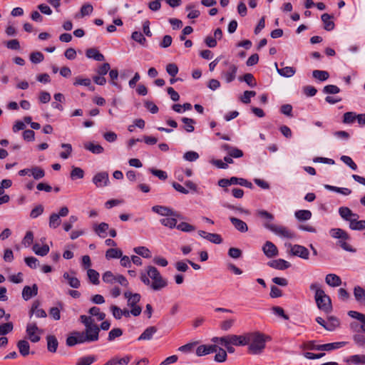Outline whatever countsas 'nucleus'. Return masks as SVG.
<instances>
[{
  "mask_svg": "<svg viewBox=\"0 0 365 365\" xmlns=\"http://www.w3.org/2000/svg\"><path fill=\"white\" fill-rule=\"evenodd\" d=\"M250 344L249 351L252 354H259L265 348V336L259 333L252 334L248 336Z\"/></svg>",
  "mask_w": 365,
  "mask_h": 365,
  "instance_id": "nucleus-1",
  "label": "nucleus"
},
{
  "mask_svg": "<svg viewBox=\"0 0 365 365\" xmlns=\"http://www.w3.org/2000/svg\"><path fill=\"white\" fill-rule=\"evenodd\" d=\"M148 275L153 280L150 287L155 291L160 290L167 286V281L161 276L159 271L153 266L146 267Z\"/></svg>",
  "mask_w": 365,
  "mask_h": 365,
  "instance_id": "nucleus-2",
  "label": "nucleus"
},
{
  "mask_svg": "<svg viewBox=\"0 0 365 365\" xmlns=\"http://www.w3.org/2000/svg\"><path fill=\"white\" fill-rule=\"evenodd\" d=\"M263 225L265 228L270 230L281 238L294 240L297 237L296 233L285 226L277 225L268 222L263 223Z\"/></svg>",
  "mask_w": 365,
  "mask_h": 365,
  "instance_id": "nucleus-3",
  "label": "nucleus"
},
{
  "mask_svg": "<svg viewBox=\"0 0 365 365\" xmlns=\"http://www.w3.org/2000/svg\"><path fill=\"white\" fill-rule=\"evenodd\" d=\"M124 297L127 299V304L130 307V314L135 317L139 316L142 312V308L137 305L141 298L140 294L127 291L124 292Z\"/></svg>",
  "mask_w": 365,
  "mask_h": 365,
  "instance_id": "nucleus-4",
  "label": "nucleus"
},
{
  "mask_svg": "<svg viewBox=\"0 0 365 365\" xmlns=\"http://www.w3.org/2000/svg\"><path fill=\"white\" fill-rule=\"evenodd\" d=\"M318 308L325 313H329L332 309L330 297L324 292L322 294L314 296Z\"/></svg>",
  "mask_w": 365,
  "mask_h": 365,
  "instance_id": "nucleus-5",
  "label": "nucleus"
},
{
  "mask_svg": "<svg viewBox=\"0 0 365 365\" xmlns=\"http://www.w3.org/2000/svg\"><path fill=\"white\" fill-rule=\"evenodd\" d=\"M285 246L290 248V254L293 256L299 257L303 259H308L309 252L308 249L300 245L285 244Z\"/></svg>",
  "mask_w": 365,
  "mask_h": 365,
  "instance_id": "nucleus-6",
  "label": "nucleus"
},
{
  "mask_svg": "<svg viewBox=\"0 0 365 365\" xmlns=\"http://www.w3.org/2000/svg\"><path fill=\"white\" fill-rule=\"evenodd\" d=\"M29 339L34 343H36L41 339L42 330L39 329L36 323H29L26 329Z\"/></svg>",
  "mask_w": 365,
  "mask_h": 365,
  "instance_id": "nucleus-7",
  "label": "nucleus"
},
{
  "mask_svg": "<svg viewBox=\"0 0 365 365\" xmlns=\"http://www.w3.org/2000/svg\"><path fill=\"white\" fill-rule=\"evenodd\" d=\"M88 342L86 336L83 331H74L66 339V345L73 346L77 344H83Z\"/></svg>",
  "mask_w": 365,
  "mask_h": 365,
  "instance_id": "nucleus-8",
  "label": "nucleus"
},
{
  "mask_svg": "<svg viewBox=\"0 0 365 365\" xmlns=\"http://www.w3.org/2000/svg\"><path fill=\"white\" fill-rule=\"evenodd\" d=\"M99 331L100 328L97 324H94L93 325L86 327L85 331H83V333L84 334V336H86L88 342H92L98 340Z\"/></svg>",
  "mask_w": 365,
  "mask_h": 365,
  "instance_id": "nucleus-9",
  "label": "nucleus"
},
{
  "mask_svg": "<svg viewBox=\"0 0 365 365\" xmlns=\"http://www.w3.org/2000/svg\"><path fill=\"white\" fill-rule=\"evenodd\" d=\"M40 302L36 300L33 302L31 308L29 311V317L31 318L34 315L36 318H46L47 317L46 312L43 309L39 308Z\"/></svg>",
  "mask_w": 365,
  "mask_h": 365,
  "instance_id": "nucleus-10",
  "label": "nucleus"
},
{
  "mask_svg": "<svg viewBox=\"0 0 365 365\" xmlns=\"http://www.w3.org/2000/svg\"><path fill=\"white\" fill-rule=\"evenodd\" d=\"M108 174L106 172L97 173L93 178V182L98 187L106 186L108 183Z\"/></svg>",
  "mask_w": 365,
  "mask_h": 365,
  "instance_id": "nucleus-11",
  "label": "nucleus"
},
{
  "mask_svg": "<svg viewBox=\"0 0 365 365\" xmlns=\"http://www.w3.org/2000/svg\"><path fill=\"white\" fill-rule=\"evenodd\" d=\"M198 235L210 242L220 244L222 242L221 236L215 233H209L202 230L198 231Z\"/></svg>",
  "mask_w": 365,
  "mask_h": 365,
  "instance_id": "nucleus-12",
  "label": "nucleus"
},
{
  "mask_svg": "<svg viewBox=\"0 0 365 365\" xmlns=\"http://www.w3.org/2000/svg\"><path fill=\"white\" fill-rule=\"evenodd\" d=\"M263 252L264 254L267 257H273L278 255V250L277 247L274 245V243L269 241H267L265 244L263 246Z\"/></svg>",
  "mask_w": 365,
  "mask_h": 365,
  "instance_id": "nucleus-13",
  "label": "nucleus"
},
{
  "mask_svg": "<svg viewBox=\"0 0 365 365\" xmlns=\"http://www.w3.org/2000/svg\"><path fill=\"white\" fill-rule=\"evenodd\" d=\"M38 294V287L36 284H33L31 287L29 286H25L22 290V297L24 300L27 301L31 297H35Z\"/></svg>",
  "mask_w": 365,
  "mask_h": 365,
  "instance_id": "nucleus-14",
  "label": "nucleus"
},
{
  "mask_svg": "<svg viewBox=\"0 0 365 365\" xmlns=\"http://www.w3.org/2000/svg\"><path fill=\"white\" fill-rule=\"evenodd\" d=\"M250 341L248 336L230 335V344L235 346H245Z\"/></svg>",
  "mask_w": 365,
  "mask_h": 365,
  "instance_id": "nucleus-15",
  "label": "nucleus"
},
{
  "mask_svg": "<svg viewBox=\"0 0 365 365\" xmlns=\"http://www.w3.org/2000/svg\"><path fill=\"white\" fill-rule=\"evenodd\" d=\"M217 345H200L197 348L196 354L199 356L208 354L210 353L217 352Z\"/></svg>",
  "mask_w": 365,
  "mask_h": 365,
  "instance_id": "nucleus-16",
  "label": "nucleus"
},
{
  "mask_svg": "<svg viewBox=\"0 0 365 365\" xmlns=\"http://www.w3.org/2000/svg\"><path fill=\"white\" fill-rule=\"evenodd\" d=\"M268 265L276 269L284 270L290 267L291 264L283 259H278L269 262Z\"/></svg>",
  "mask_w": 365,
  "mask_h": 365,
  "instance_id": "nucleus-17",
  "label": "nucleus"
},
{
  "mask_svg": "<svg viewBox=\"0 0 365 365\" xmlns=\"http://www.w3.org/2000/svg\"><path fill=\"white\" fill-rule=\"evenodd\" d=\"M331 237L338 240H349V235L341 228H332L329 231Z\"/></svg>",
  "mask_w": 365,
  "mask_h": 365,
  "instance_id": "nucleus-18",
  "label": "nucleus"
},
{
  "mask_svg": "<svg viewBox=\"0 0 365 365\" xmlns=\"http://www.w3.org/2000/svg\"><path fill=\"white\" fill-rule=\"evenodd\" d=\"M230 221L237 231L242 233L247 232L248 226L244 221L237 217H230Z\"/></svg>",
  "mask_w": 365,
  "mask_h": 365,
  "instance_id": "nucleus-19",
  "label": "nucleus"
},
{
  "mask_svg": "<svg viewBox=\"0 0 365 365\" xmlns=\"http://www.w3.org/2000/svg\"><path fill=\"white\" fill-rule=\"evenodd\" d=\"M152 209L155 212H156L160 215H163V216H166V217H169V216L178 217V215L177 213L174 212L171 209H170L169 207H167L156 205V206L153 207Z\"/></svg>",
  "mask_w": 365,
  "mask_h": 365,
  "instance_id": "nucleus-20",
  "label": "nucleus"
},
{
  "mask_svg": "<svg viewBox=\"0 0 365 365\" xmlns=\"http://www.w3.org/2000/svg\"><path fill=\"white\" fill-rule=\"evenodd\" d=\"M157 328L151 326L145 329V331L138 337V341H150L153 339V335L157 332Z\"/></svg>",
  "mask_w": 365,
  "mask_h": 365,
  "instance_id": "nucleus-21",
  "label": "nucleus"
},
{
  "mask_svg": "<svg viewBox=\"0 0 365 365\" xmlns=\"http://www.w3.org/2000/svg\"><path fill=\"white\" fill-rule=\"evenodd\" d=\"M321 19L324 24V29L326 31H330L334 29L335 24L332 20L333 16L326 13L322 15Z\"/></svg>",
  "mask_w": 365,
  "mask_h": 365,
  "instance_id": "nucleus-22",
  "label": "nucleus"
},
{
  "mask_svg": "<svg viewBox=\"0 0 365 365\" xmlns=\"http://www.w3.org/2000/svg\"><path fill=\"white\" fill-rule=\"evenodd\" d=\"M347 342L346 341H339V342H333V343H329V344H324L319 345V349L322 351H331L334 349H338L339 348H341L344 346L346 344Z\"/></svg>",
  "mask_w": 365,
  "mask_h": 365,
  "instance_id": "nucleus-23",
  "label": "nucleus"
},
{
  "mask_svg": "<svg viewBox=\"0 0 365 365\" xmlns=\"http://www.w3.org/2000/svg\"><path fill=\"white\" fill-rule=\"evenodd\" d=\"M326 283L332 287H339L341 284V278L335 274H328L325 277Z\"/></svg>",
  "mask_w": 365,
  "mask_h": 365,
  "instance_id": "nucleus-24",
  "label": "nucleus"
},
{
  "mask_svg": "<svg viewBox=\"0 0 365 365\" xmlns=\"http://www.w3.org/2000/svg\"><path fill=\"white\" fill-rule=\"evenodd\" d=\"M345 361L355 365H365V354H354L348 357Z\"/></svg>",
  "mask_w": 365,
  "mask_h": 365,
  "instance_id": "nucleus-25",
  "label": "nucleus"
},
{
  "mask_svg": "<svg viewBox=\"0 0 365 365\" xmlns=\"http://www.w3.org/2000/svg\"><path fill=\"white\" fill-rule=\"evenodd\" d=\"M83 147L86 150L91 151L93 154H101L104 151L103 148L101 145L93 142L85 143Z\"/></svg>",
  "mask_w": 365,
  "mask_h": 365,
  "instance_id": "nucleus-26",
  "label": "nucleus"
},
{
  "mask_svg": "<svg viewBox=\"0 0 365 365\" xmlns=\"http://www.w3.org/2000/svg\"><path fill=\"white\" fill-rule=\"evenodd\" d=\"M354 295L356 302L361 304H365V289L360 286L354 288Z\"/></svg>",
  "mask_w": 365,
  "mask_h": 365,
  "instance_id": "nucleus-27",
  "label": "nucleus"
},
{
  "mask_svg": "<svg viewBox=\"0 0 365 365\" xmlns=\"http://www.w3.org/2000/svg\"><path fill=\"white\" fill-rule=\"evenodd\" d=\"M16 345L21 356H26L29 354L30 345L28 341L25 339L19 340Z\"/></svg>",
  "mask_w": 365,
  "mask_h": 365,
  "instance_id": "nucleus-28",
  "label": "nucleus"
},
{
  "mask_svg": "<svg viewBox=\"0 0 365 365\" xmlns=\"http://www.w3.org/2000/svg\"><path fill=\"white\" fill-rule=\"evenodd\" d=\"M239 185L245 187L252 188V184L245 178L231 177L230 178V185Z\"/></svg>",
  "mask_w": 365,
  "mask_h": 365,
  "instance_id": "nucleus-29",
  "label": "nucleus"
},
{
  "mask_svg": "<svg viewBox=\"0 0 365 365\" xmlns=\"http://www.w3.org/2000/svg\"><path fill=\"white\" fill-rule=\"evenodd\" d=\"M47 349L51 353H55L57 350L58 342L56 337L53 335H48L46 337Z\"/></svg>",
  "mask_w": 365,
  "mask_h": 365,
  "instance_id": "nucleus-30",
  "label": "nucleus"
},
{
  "mask_svg": "<svg viewBox=\"0 0 365 365\" xmlns=\"http://www.w3.org/2000/svg\"><path fill=\"white\" fill-rule=\"evenodd\" d=\"M86 55L89 58H93L97 61H104V56L96 48H88L86 50Z\"/></svg>",
  "mask_w": 365,
  "mask_h": 365,
  "instance_id": "nucleus-31",
  "label": "nucleus"
},
{
  "mask_svg": "<svg viewBox=\"0 0 365 365\" xmlns=\"http://www.w3.org/2000/svg\"><path fill=\"white\" fill-rule=\"evenodd\" d=\"M348 315L353 318L359 320L361 324V330L365 332V314L358 312L356 311H349Z\"/></svg>",
  "mask_w": 365,
  "mask_h": 365,
  "instance_id": "nucleus-32",
  "label": "nucleus"
},
{
  "mask_svg": "<svg viewBox=\"0 0 365 365\" xmlns=\"http://www.w3.org/2000/svg\"><path fill=\"white\" fill-rule=\"evenodd\" d=\"M277 73L283 77L289 78L295 74L296 69L292 66H286L282 68H277Z\"/></svg>",
  "mask_w": 365,
  "mask_h": 365,
  "instance_id": "nucleus-33",
  "label": "nucleus"
},
{
  "mask_svg": "<svg viewBox=\"0 0 365 365\" xmlns=\"http://www.w3.org/2000/svg\"><path fill=\"white\" fill-rule=\"evenodd\" d=\"M63 278L67 280L68 284L73 288H78L80 287V281L74 276H71L68 272H65L63 275Z\"/></svg>",
  "mask_w": 365,
  "mask_h": 365,
  "instance_id": "nucleus-34",
  "label": "nucleus"
},
{
  "mask_svg": "<svg viewBox=\"0 0 365 365\" xmlns=\"http://www.w3.org/2000/svg\"><path fill=\"white\" fill-rule=\"evenodd\" d=\"M295 217L300 220H308L312 217V212L308 210H299L295 212Z\"/></svg>",
  "mask_w": 365,
  "mask_h": 365,
  "instance_id": "nucleus-35",
  "label": "nucleus"
},
{
  "mask_svg": "<svg viewBox=\"0 0 365 365\" xmlns=\"http://www.w3.org/2000/svg\"><path fill=\"white\" fill-rule=\"evenodd\" d=\"M339 326V321L334 317H329L328 321L326 323L325 329L329 331H334L336 327Z\"/></svg>",
  "mask_w": 365,
  "mask_h": 365,
  "instance_id": "nucleus-36",
  "label": "nucleus"
},
{
  "mask_svg": "<svg viewBox=\"0 0 365 365\" xmlns=\"http://www.w3.org/2000/svg\"><path fill=\"white\" fill-rule=\"evenodd\" d=\"M33 251L37 255L45 256L49 252V247L47 245H44L42 247H41L38 244H35L33 246Z\"/></svg>",
  "mask_w": 365,
  "mask_h": 365,
  "instance_id": "nucleus-37",
  "label": "nucleus"
},
{
  "mask_svg": "<svg viewBox=\"0 0 365 365\" xmlns=\"http://www.w3.org/2000/svg\"><path fill=\"white\" fill-rule=\"evenodd\" d=\"M339 214L345 221L349 220V217H356V213H354L348 207H340L339 208Z\"/></svg>",
  "mask_w": 365,
  "mask_h": 365,
  "instance_id": "nucleus-38",
  "label": "nucleus"
},
{
  "mask_svg": "<svg viewBox=\"0 0 365 365\" xmlns=\"http://www.w3.org/2000/svg\"><path fill=\"white\" fill-rule=\"evenodd\" d=\"M244 153L242 150L230 146V164L233 163L232 158H239L242 157Z\"/></svg>",
  "mask_w": 365,
  "mask_h": 365,
  "instance_id": "nucleus-39",
  "label": "nucleus"
},
{
  "mask_svg": "<svg viewBox=\"0 0 365 365\" xmlns=\"http://www.w3.org/2000/svg\"><path fill=\"white\" fill-rule=\"evenodd\" d=\"M109 228L108 224L106 222H101L98 225H93V230L100 237H104L105 236L103 235V233H106L107 230Z\"/></svg>",
  "mask_w": 365,
  "mask_h": 365,
  "instance_id": "nucleus-40",
  "label": "nucleus"
},
{
  "mask_svg": "<svg viewBox=\"0 0 365 365\" xmlns=\"http://www.w3.org/2000/svg\"><path fill=\"white\" fill-rule=\"evenodd\" d=\"M353 341L356 346L365 349V336L359 333L353 335Z\"/></svg>",
  "mask_w": 365,
  "mask_h": 365,
  "instance_id": "nucleus-41",
  "label": "nucleus"
},
{
  "mask_svg": "<svg viewBox=\"0 0 365 365\" xmlns=\"http://www.w3.org/2000/svg\"><path fill=\"white\" fill-rule=\"evenodd\" d=\"M123 255V252L120 250L110 248L108 249L106 252V257L108 259L113 258H120Z\"/></svg>",
  "mask_w": 365,
  "mask_h": 365,
  "instance_id": "nucleus-42",
  "label": "nucleus"
},
{
  "mask_svg": "<svg viewBox=\"0 0 365 365\" xmlns=\"http://www.w3.org/2000/svg\"><path fill=\"white\" fill-rule=\"evenodd\" d=\"M312 76L314 78L320 81H324L327 80L329 77V74L327 71L321 70L313 71Z\"/></svg>",
  "mask_w": 365,
  "mask_h": 365,
  "instance_id": "nucleus-43",
  "label": "nucleus"
},
{
  "mask_svg": "<svg viewBox=\"0 0 365 365\" xmlns=\"http://www.w3.org/2000/svg\"><path fill=\"white\" fill-rule=\"evenodd\" d=\"M239 81H245L248 86L253 88L255 87L257 83L255 81L254 76L252 73H246L243 76L239 77Z\"/></svg>",
  "mask_w": 365,
  "mask_h": 365,
  "instance_id": "nucleus-44",
  "label": "nucleus"
},
{
  "mask_svg": "<svg viewBox=\"0 0 365 365\" xmlns=\"http://www.w3.org/2000/svg\"><path fill=\"white\" fill-rule=\"evenodd\" d=\"M349 228L352 230H365V220H352L349 224Z\"/></svg>",
  "mask_w": 365,
  "mask_h": 365,
  "instance_id": "nucleus-45",
  "label": "nucleus"
},
{
  "mask_svg": "<svg viewBox=\"0 0 365 365\" xmlns=\"http://www.w3.org/2000/svg\"><path fill=\"white\" fill-rule=\"evenodd\" d=\"M182 122L185 124L183 128L188 133H192L195 130L194 124L195 121L192 118H182Z\"/></svg>",
  "mask_w": 365,
  "mask_h": 365,
  "instance_id": "nucleus-46",
  "label": "nucleus"
},
{
  "mask_svg": "<svg viewBox=\"0 0 365 365\" xmlns=\"http://www.w3.org/2000/svg\"><path fill=\"white\" fill-rule=\"evenodd\" d=\"M257 215L264 220V222L271 223V222L274 220V216L272 214L268 212L266 210H260L257 211Z\"/></svg>",
  "mask_w": 365,
  "mask_h": 365,
  "instance_id": "nucleus-47",
  "label": "nucleus"
},
{
  "mask_svg": "<svg viewBox=\"0 0 365 365\" xmlns=\"http://www.w3.org/2000/svg\"><path fill=\"white\" fill-rule=\"evenodd\" d=\"M134 252L145 258H150V251L145 247H137L134 248Z\"/></svg>",
  "mask_w": 365,
  "mask_h": 365,
  "instance_id": "nucleus-48",
  "label": "nucleus"
},
{
  "mask_svg": "<svg viewBox=\"0 0 365 365\" xmlns=\"http://www.w3.org/2000/svg\"><path fill=\"white\" fill-rule=\"evenodd\" d=\"M102 279L106 283L114 284L116 282L117 275H114L110 271H107L103 274Z\"/></svg>",
  "mask_w": 365,
  "mask_h": 365,
  "instance_id": "nucleus-49",
  "label": "nucleus"
},
{
  "mask_svg": "<svg viewBox=\"0 0 365 365\" xmlns=\"http://www.w3.org/2000/svg\"><path fill=\"white\" fill-rule=\"evenodd\" d=\"M88 277L93 284H99V274L93 269H88L87 271Z\"/></svg>",
  "mask_w": 365,
  "mask_h": 365,
  "instance_id": "nucleus-50",
  "label": "nucleus"
},
{
  "mask_svg": "<svg viewBox=\"0 0 365 365\" xmlns=\"http://www.w3.org/2000/svg\"><path fill=\"white\" fill-rule=\"evenodd\" d=\"M61 220L59 215L56 213H52L49 217V226L52 228H56L61 225Z\"/></svg>",
  "mask_w": 365,
  "mask_h": 365,
  "instance_id": "nucleus-51",
  "label": "nucleus"
},
{
  "mask_svg": "<svg viewBox=\"0 0 365 365\" xmlns=\"http://www.w3.org/2000/svg\"><path fill=\"white\" fill-rule=\"evenodd\" d=\"M88 313L92 316H96L99 321L103 320L106 318V314L101 312L100 309L96 307L90 308Z\"/></svg>",
  "mask_w": 365,
  "mask_h": 365,
  "instance_id": "nucleus-52",
  "label": "nucleus"
},
{
  "mask_svg": "<svg viewBox=\"0 0 365 365\" xmlns=\"http://www.w3.org/2000/svg\"><path fill=\"white\" fill-rule=\"evenodd\" d=\"M75 86H84L90 88L91 91L94 90V87L91 86V82L89 78H81L79 77L76 78L75 82L73 83Z\"/></svg>",
  "mask_w": 365,
  "mask_h": 365,
  "instance_id": "nucleus-53",
  "label": "nucleus"
},
{
  "mask_svg": "<svg viewBox=\"0 0 365 365\" xmlns=\"http://www.w3.org/2000/svg\"><path fill=\"white\" fill-rule=\"evenodd\" d=\"M14 329L12 322H6L0 325V336H4L11 332Z\"/></svg>",
  "mask_w": 365,
  "mask_h": 365,
  "instance_id": "nucleus-54",
  "label": "nucleus"
},
{
  "mask_svg": "<svg viewBox=\"0 0 365 365\" xmlns=\"http://www.w3.org/2000/svg\"><path fill=\"white\" fill-rule=\"evenodd\" d=\"M160 223L170 228L177 227V220L175 217L163 218L160 220Z\"/></svg>",
  "mask_w": 365,
  "mask_h": 365,
  "instance_id": "nucleus-55",
  "label": "nucleus"
},
{
  "mask_svg": "<svg viewBox=\"0 0 365 365\" xmlns=\"http://www.w3.org/2000/svg\"><path fill=\"white\" fill-rule=\"evenodd\" d=\"M44 59V56L40 51L33 52L30 54V60L34 63H39Z\"/></svg>",
  "mask_w": 365,
  "mask_h": 365,
  "instance_id": "nucleus-56",
  "label": "nucleus"
},
{
  "mask_svg": "<svg viewBox=\"0 0 365 365\" xmlns=\"http://www.w3.org/2000/svg\"><path fill=\"white\" fill-rule=\"evenodd\" d=\"M96 360V359L94 356L81 357L78 360L76 365H91Z\"/></svg>",
  "mask_w": 365,
  "mask_h": 365,
  "instance_id": "nucleus-57",
  "label": "nucleus"
},
{
  "mask_svg": "<svg viewBox=\"0 0 365 365\" xmlns=\"http://www.w3.org/2000/svg\"><path fill=\"white\" fill-rule=\"evenodd\" d=\"M31 175L36 180H39L44 177L45 172L44 170L39 167H34L31 170Z\"/></svg>",
  "mask_w": 365,
  "mask_h": 365,
  "instance_id": "nucleus-58",
  "label": "nucleus"
},
{
  "mask_svg": "<svg viewBox=\"0 0 365 365\" xmlns=\"http://www.w3.org/2000/svg\"><path fill=\"white\" fill-rule=\"evenodd\" d=\"M340 159L344 164L348 165L351 170H356L357 169L356 164L353 161V160L349 156L342 155L340 158Z\"/></svg>",
  "mask_w": 365,
  "mask_h": 365,
  "instance_id": "nucleus-59",
  "label": "nucleus"
},
{
  "mask_svg": "<svg viewBox=\"0 0 365 365\" xmlns=\"http://www.w3.org/2000/svg\"><path fill=\"white\" fill-rule=\"evenodd\" d=\"M256 92L254 91H246L240 97V100L243 103H249L252 97L255 96Z\"/></svg>",
  "mask_w": 365,
  "mask_h": 365,
  "instance_id": "nucleus-60",
  "label": "nucleus"
},
{
  "mask_svg": "<svg viewBox=\"0 0 365 365\" xmlns=\"http://www.w3.org/2000/svg\"><path fill=\"white\" fill-rule=\"evenodd\" d=\"M227 352L225 349L218 348L217 354L215 356V360L217 362H223L226 360Z\"/></svg>",
  "mask_w": 365,
  "mask_h": 365,
  "instance_id": "nucleus-61",
  "label": "nucleus"
},
{
  "mask_svg": "<svg viewBox=\"0 0 365 365\" xmlns=\"http://www.w3.org/2000/svg\"><path fill=\"white\" fill-rule=\"evenodd\" d=\"M356 118V115L354 112H346L343 116V123L349 124L353 123Z\"/></svg>",
  "mask_w": 365,
  "mask_h": 365,
  "instance_id": "nucleus-62",
  "label": "nucleus"
},
{
  "mask_svg": "<svg viewBox=\"0 0 365 365\" xmlns=\"http://www.w3.org/2000/svg\"><path fill=\"white\" fill-rule=\"evenodd\" d=\"M123 334V331L120 328H114L108 333V341H113L115 338L120 337Z\"/></svg>",
  "mask_w": 365,
  "mask_h": 365,
  "instance_id": "nucleus-63",
  "label": "nucleus"
},
{
  "mask_svg": "<svg viewBox=\"0 0 365 365\" xmlns=\"http://www.w3.org/2000/svg\"><path fill=\"white\" fill-rule=\"evenodd\" d=\"M131 38L136 42L140 43L141 45H144L146 42V39L143 35V34L138 31L133 32Z\"/></svg>",
  "mask_w": 365,
  "mask_h": 365,
  "instance_id": "nucleus-64",
  "label": "nucleus"
}]
</instances>
